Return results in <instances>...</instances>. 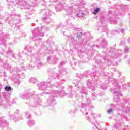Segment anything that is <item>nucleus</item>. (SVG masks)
Returning a JSON list of instances; mask_svg holds the SVG:
<instances>
[{
	"instance_id": "f257e3e1",
	"label": "nucleus",
	"mask_w": 130,
	"mask_h": 130,
	"mask_svg": "<svg viewBox=\"0 0 130 130\" xmlns=\"http://www.w3.org/2000/svg\"><path fill=\"white\" fill-rule=\"evenodd\" d=\"M100 11V9L96 8L95 9L94 12H93L94 15H96L99 11Z\"/></svg>"
},
{
	"instance_id": "f03ea898",
	"label": "nucleus",
	"mask_w": 130,
	"mask_h": 130,
	"mask_svg": "<svg viewBox=\"0 0 130 130\" xmlns=\"http://www.w3.org/2000/svg\"><path fill=\"white\" fill-rule=\"evenodd\" d=\"M5 90L6 91H11V90H12V88L10 86H6L5 87Z\"/></svg>"
},
{
	"instance_id": "7ed1b4c3",
	"label": "nucleus",
	"mask_w": 130,
	"mask_h": 130,
	"mask_svg": "<svg viewBox=\"0 0 130 130\" xmlns=\"http://www.w3.org/2000/svg\"><path fill=\"white\" fill-rule=\"evenodd\" d=\"M108 113H110L111 111H108Z\"/></svg>"
}]
</instances>
